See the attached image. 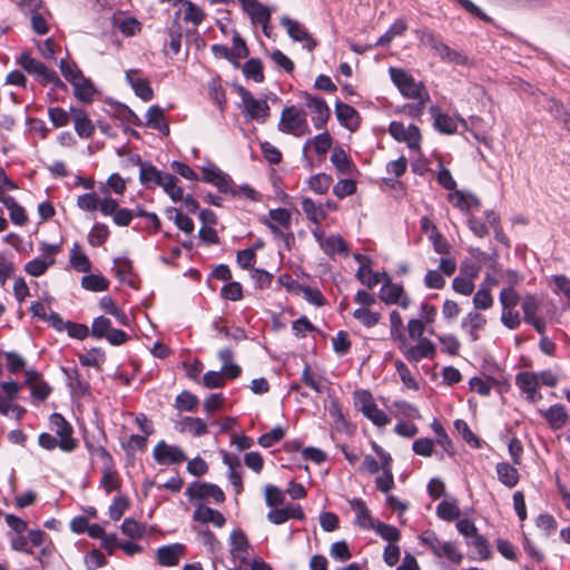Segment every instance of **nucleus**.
<instances>
[{
  "instance_id": "nucleus-4",
  "label": "nucleus",
  "mask_w": 570,
  "mask_h": 570,
  "mask_svg": "<svg viewBox=\"0 0 570 570\" xmlns=\"http://www.w3.org/2000/svg\"><path fill=\"white\" fill-rule=\"evenodd\" d=\"M389 73L392 82L404 97L411 99H421V97H423L424 87L422 82L415 81V79L405 70L391 67L389 69Z\"/></svg>"
},
{
  "instance_id": "nucleus-3",
  "label": "nucleus",
  "mask_w": 570,
  "mask_h": 570,
  "mask_svg": "<svg viewBox=\"0 0 570 570\" xmlns=\"http://www.w3.org/2000/svg\"><path fill=\"white\" fill-rule=\"evenodd\" d=\"M50 430L59 438V449L62 452H73L78 446V441L72 436L73 428L60 413H52L49 416Z\"/></svg>"
},
{
  "instance_id": "nucleus-51",
  "label": "nucleus",
  "mask_w": 570,
  "mask_h": 570,
  "mask_svg": "<svg viewBox=\"0 0 570 570\" xmlns=\"http://www.w3.org/2000/svg\"><path fill=\"white\" fill-rule=\"evenodd\" d=\"M109 237V228L106 224L96 223L88 234V243L92 247L101 246Z\"/></svg>"
},
{
  "instance_id": "nucleus-31",
  "label": "nucleus",
  "mask_w": 570,
  "mask_h": 570,
  "mask_svg": "<svg viewBox=\"0 0 570 570\" xmlns=\"http://www.w3.org/2000/svg\"><path fill=\"white\" fill-rule=\"evenodd\" d=\"M433 554L436 558H445L454 564H459L463 560V553L452 541H441L438 548L433 551Z\"/></svg>"
},
{
  "instance_id": "nucleus-7",
  "label": "nucleus",
  "mask_w": 570,
  "mask_h": 570,
  "mask_svg": "<svg viewBox=\"0 0 570 570\" xmlns=\"http://www.w3.org/2000/svg\"><path fill=\"white\" fill-rule=\"evenodd\" d=\"M202 179L217 187L220 193H229L234 197L238 195L237 190L232 188V177L213 163L202 168Z\"/></svg>"
},
{
  "instance_id": "nucleus-14",
  "label": "nucleus",
  "mask_w": 570,
  "mask_h": 570,
  "mask_svg": "<svg viewBox=\"0 0 570 570\" xmlns=\"http://www.w3.org/2000/svg\"><path fill=\"white\" fill-rule=\"evenodd\" d=\"M305 105L309 110L311 120L314 127L316 129L324 128L331 115V110L326 101L323 98L315 97L308 94L305 95Z\"/></svg>"
},
{
  "instance_id": "nucleus-64",
  "label": "nucleus",
  "mask_w": 570,
  "mask_h": 570,
  "mask_svg": "<svg viewBox=\"0 0 570 570\" xmlns=\"http://www.w3.org/2000/svg\"><path fill=\"white\" fill-rule=\"evenodd\" d=\"M551 282L553 283V292L562 294L570 305V278L566 275H552Z\"/></svg>"
},
{
  "instance_id": "nucleus-24",
  "label": "nucleus",
  "mask_w": 570,
  "mask_h": 570,
  "mask_svg": "<svg viewBox=\"0 0 570 570\" xmlns=\"http://www.w3.org/2000/svg\"><path fill=\"white\" fill-rule=\"evenodd\" d=\"M335 114L337 117L338 122L350 129L355 130L358 127V115L354 107L337 101L335 104Z\"/></svg>"
},
{
  "instance_id": "nucleus-15",
  "label": "nucleus",
  "mask_w": 570,
  "mask_h": 570,
  "mask_svg": "<svg viewBox=\"0 0 570 570\" xmlns=\"http://www.w3.org/2000/svg\"><path fill=\"white\" fill-rule=\"evenodd\" d=\"M136 164L139 165L140 184L146 189H153L157 186L160 187L167 173L157 169V167L149 161H142L139 156H137Z\"/></svg>"
},
{
  "instance_id": "nucleus-16",
  "label": "nucleus",
  "mask_w": 570,
  "mask_h": 570,
  "mask_svg": "<svg viewBox=\"0 0 570 570\" xmlns=\"http://www.w3.org/2000/svg\"><path fill=\"white\" fill-rule=\"evenodd\" d=\"M140 70L129 69L126 71V80L132 88L135 95L144 101H149L154 97V91L149 81L140 76Z\"/></svg>"
},
{
  "instance_id": "nucleus-61",
  "label": "nucleus",
  "mask_w": 570,
  "mask_h": 570,
  "mask_svg": "<svg viewBox=\"0 0 570 570\" xmlns=\"http://www.w3.org/2000/svg\"><path fill=\"white\" fill-rule=\"evenodd\" d=\"M497 383V381L492 377H479L473 376L470 379L469 385L471 391L480 394L481 396H488L491 392L492 386Z\"/></svg>"
},
{
  "instance_id": "nucleus-13",
  "label": "nucleus",
  "mask_w": 570,
  "mask_h": 570,
  "mask_svg": "<svg viewBox=\"0 0 570 570\" xmlns=\"http://www.w3.org/2000/svg\"><path fill=\"white\" fill-rule=\"evenodd\" d=\"M401 353L410 363H419L424 358H434L436 347L431 340L425 338L416 341V344L414 345L406 343Z\"/></svg>"
},
{
  "instance_id": "nucleus-20",
  "label": "nucleus",
  "mask_w": 570,
  "mask_h": 570,
  "mask_svg": "<svg viewBox=\"0 0 570 570\" xmlns=\"http://www.w3.org/2000/svg\"><path fill=\"white\" fill-rule=\"evenodd\" d=\"M185 552V546L181 543H173L163 546L157 550V561L164 567H174L178 564L180 557Z\"/></svg>"
},
{
  "instance_id": "nucleus-11",
  "label": "nucleus",
  "mask_w": 570,
  "mask_h": 570,
  "mask_svg": "<svg viewBox=\"0 0 570 570\" xmlns=\"http://www.w3.org/2000/svg\"><path fill=\"white\" fill-rule=\"evenodd\" d=\"M282 27L287 31L288 37L296 42H301L307 50H313L317 42L309 35L307 29L296 20H293L288 16H283L279 20Z\"/></svg>"
},
{
  "instance_id": "nucleus-28",
  "label": "nucleus",
  "mask_w": 570,
  "mask_h": 570,
  "mask_svg": "<svg viewBox=\"0 0 570 570\" xmlns=\"http://www.w3.org/2000/svg\"><path fill=\"white\" fill-rule=\"evenodd\" d=\"M101 474L99 487L104 489L107 494H110L112 491L120 488V479L118 476L115 462L102 465Z\"/></svg>"
},
{
  "instance_id": "nucleus-22",
  "label": "nucleus",
  "mask_w": 570,
  "mask_h": 570,
  "mask_svg": "<svg viewBox=\"0 0 570 570\" xmlns=\"http://www.w3.org/2000/svg\"><path fill=\"white\" fill-rule=\"evenodd\" d=\"M70 114L73 120V127L80 138H89L95 131V126L89 119L86 110L81 108H71Z\"/></svg>"
},
{
  "instance_id": "nucleus-55",
  "label": "nucleus",
  "mask_w": 570,
  "mask_h": 570,
  "mask_svg": "<svg viewBox=\"0 0 570 570\" xmlns=\"http://www.w3.org/2000/svg\"><path fill=\"white\" fill-rule=\"evenodd\" d=\"M353 317L361 322L365 327L371 328L380 322L381 314L365 307H360L353 312Z\"/></svg>"
},
{
  "instance_id": "nucleus-5",
  "label": "nucleus",
  "mask_w": 570,
  "mask_h": 570,
  "mask_svg": "<svg viewBox=\"0 0 570 570\" xmlns=\"http://www.w3.org/2000/svg\"><path fill=\"white\" fill-rule=\"evenodd\" d=\"M238 94L244 105L245 117L264 124L269 116V106L265 99H256L244 87H239Z\"/></svg>"
},
{
  "instance_id": "nucleus-10",
  "label": "nucleus",
  "mask_w": 570,
  "mask_h": 570,
  "mask_svg": "<svg viewBox=\"0 0 570 570\" xmlns=\"http://www.w3.org/2000/svg\"><path fill=\"white\" fill-rule=\"evenodd\" d=\"M430 114L433 118L434 128L441 134L452 135L456 132L459 124H461L464 129L468 128V124L462 117L459 115L450 116L435 105L430 107Z\"/></svg>"
},
{
  "instance_id": "nucleus-26",
  "label": "nucleus",
  "mask_w": 570,
  "mask_h": 570,
  "mask_svg": "<svg viewBox=\"0 0 570 570\" xmlns=\"http://www.w3.org/2000/svg\"><path fill=\"white\" fill-rule=\"evenodd\" d=\"M301 204L302 210L312 224L318 226L326 218L327 212L324 209V204L315 203L309 197H303Z\"/></svg>"
},
{
  "instance_id": "nucleus-21",
  "label": "nucleus",
  "mask_w": 570,
  "mask_h": 570,
  "mask_svg": "<svg viewBox=\"0 0 570 570\" xmlns=\"http://www.w3.org/2000/svg\"><path fill=\"white\" fill-rule=\"evenodd\" d=\"M83 444L90 455L91 461L98 459L102 465H107L115 462L109 451L105 448V445L100 444L96 440L95 435L86 434L83 436Z\"/></svg>"
},
{
  "instance_id": "nucleus-30",
  "label": "nucleus",
  "mask_w": 570,
  "mask_h": 570,
  "mask_svg": "<svg viewBox=\"0 0 570 570\" xmlns=\"http://www.w3.org/2000/svg\"><path fill=\"white\" fill-rule=\"evenodd\" d=\"M495 284L494 279H485L474 293L473 305L476 309H489L493 305V297L490 292L491 285Z\"/></svg>"
},
{
  "instance_id": "nucleus-29",
  "label": "nucleus",
  "mask_w": 570,
  "mask_h": 570,
  "mask_svg": "<svg viewBox=\"0 0 570 570\" xmlns=\"http://www.w3.org/2000/svg\"><path fill=\"white\" fill-rule=\"evenodd\" d=\"M0 202L9 210L10 219L14 225L23 226L27 223L28 217L24 208L19 205L12 196L2 195Z\"/></svg>"
},
{
  "instance_id": "nucleus-34",
  "label": "nucleus",
  "mask_w": 570,
  "mask_h": 570,
  "mask_svg": "<svg viewBox=\"0 0 570 570\" xmlns=\"http://www.w3.org/2000/svg\"><path fill=\"white\" fill-rule=\"evenodd\" d=\"M466 546L473 549V554L470 556V559L472 560H487L491 556L487 539L479 532L471 539H468Z\"/></svg>"
},
{
  "instance_id": "nucleus-2",
  "label": "nucleus",
  "mask_w": 570,
  "mask_h": 570,
  "mask_svg": "<svg viewBox=\"0 0 570 570\" xmlns=\"http://www.w3.org/2000/svg\"><path fill=\"white\" fill-rule=\"evenodd\" d=\"M20 67L30 75H35L43 85H52L53 88H65L57 72L49 69L43 62L32 58L29 53L22 52L18 58Z\"/></svg>"
},
{
  "instance_id": "nucleus-17",
  "label": "nucleus",
  "mask_w": 570,
  "mask_h": 570,
  "mask_svg": "<svg viewBox=\"0 0 570 570\" xmlns=\"http://www.w3.org/2000/svg\"><path fill=\"white\" fill-rule=\"evenodd\" d=\"M230 546L232 558L240 564H247L250 546L243 531L234 530L230 533Z\"/></svg>"
},
{
  "instance_id": "nucleus-40",
  "label": "nucleus",
  "mask_w": 570,
  "mask_h": 570,
  "mask_svg": "<svg viewBox=\"0 0 570 570\" xmlns=\"http://www.w3.org/2000/svg\"><path fill=\"white\" fill-rule=\"evenodd\" d=\"M313 145L315 153L320 156L325 155L332 147V138L327 131L316 135L314 138L308 139L303 147V157L307 158V149Z\"/></svg>"
},
{
  "instance_id": "nucleus-53",
  "label": "nucleus",
  "mask_w": 570,
  "mask_h": 570,
  "mask_svg": "<svg viewBox=\"0 0 570 570\" xmlns=\"http://www.w3.org/2000/svg\"><path fill=\"white\" fill-rule=\"evenodd\" d=\"M301 380L306 386L311 387L318 394L324 393L326 390L325 385L323 384V376L313 374L311 372L309 365L307 364L303 368Z\"/></svg>"
},
{
  "instance_id": "nucleus-9",
  "label": "nucleus",
  "mask_w": 570,
  "mask_h": 570,
  "mask_svg": "<svg viewBox=\"0 0 570 570\" xmlns=\"http://www.w3.org/2000/svg\"><path fill=\"white\" fill-rule=\"evenodd\" d=\"M185 494L190 501L213 499L215 503H222L225 500V494L218 485L199 481L191 482Z\"/></svg>"
},
{
  "instance_id": "nucleus-6",
  "label": "nucleus",
  "mask_w": 570,
  "mask_h": 570,
  "mask_svg": "<svg viewBox=\"0 0 570 570\" xmlns=\"http://www.w3.org/2000/svg\"><path fill=\"white\" fill-rule=\"evenodd\" d=\"M357 405L362 414L368 419L376 426H385L390 423L389 415L379 406L373 400V396L367 391H360L356 393Z\"/></svg>"
},
{
  "instance_id": "nucleus-41",
  "label": "nucleus",
  "mask_w": 570,
  "mask_h": 570,
  "mask_svg": "<svg viewBox=\"0 0 570 570\" xmlns=\"http://www.w3.org/2000/svg\"><path fill=\"white\" fill-rule=\"evenodd\" d=\"M355 277L370 289L374 288L382 279L383 272H373L366 264H361L356 271Z\"/></svg>"
},
{
  "instance_id": "nucleus-42",
  "label": "nucleus",
  "mask_w": 570,
  "mask_h": 570,
  "mask_svg": "<svg viewBox=\"0 0 570 570\" xmlns=\"http://www.w3.org/2000/svg\"><path fill=\"white\" fill-rule=\"evenodd\" d=\"M114 269L117 278L121 283H126L130 286L134 285L135 276L132 273V265L128 258L121 257L114 261Z\"/></svg>"
},
{
  "instance_id": "nucleus-56",
  "label": "nucleus",
  "mask_w": 570,
  "mask_h": 570,
  "mask_svg": "<svg viewBox=\"0 0 570 570\" xmlns=\"http://www.w3.org/2000/svg\"><path fill=\"white\" fill-rule=\"evenodd\" d=\"M55 263V259L53 258H42V257H37V258H33L31 261H29L26 266H24V271L31 275V276H41L42 274L46 273V271L48 269V267L50 265H52Z\"/></svg>"
},
{
  "instance_id": "nucleus-32",
  "label": "nucleus",
  "mask_w": 570,
  "mask_h": 570,
  "mask_svg": "<svg viewBox=\"0 0 570 570\" xmlns=\"http://www.w3.org/2000/svg\"><path fill=\"white\" fill-rule=\"evenodd\" d=\"M72 87L73 95L77 99L87 104L92 101L96 88L89 78H86L83 75L78 77V80L72 83Z\"/></svg>"
},
{
  "instance_id": "nucleus-23",
  "label": "nucleus",
  "mask_w": 570,
  "mask_h": 570,
  "mask_svg": "<svg viewBox=\"0 0 570 570\" xmlns=\"http://www.w3.org/2000/svg\"><path fill=\"white\" fill-rule=\"evenodd\" d=\"M67 381V385L73 395L83 396L89 392L90 385L81 379V375L76 366L61 367Z\"/></svg>"
},
{
  "instance_id": "nucleus-43",
  "label": "nucleus",
  "mask_w": 570,
  "mask_h": 570,
  "mask_svg": "<svg viewBox=\"0 0 570 570\" xmlns=\"http://www.w3.org/2000/svg\"><path fill=\"white\" fill-rule=\"evenodd\" d=\"M181 4L184 8V21L198 27L205 19L204 10L190 0H183Z\"/></svg>"
},
{
  "instance_id": "nucleus-8",
  "label": "nucleus",
  "mask_w": 570,
  "mask_h": 570,
  "mask_svg": "<svg viewBox=\"0 0 570 570\" xmlns=\"http://www.w3.org/2000/svg\"><path fill=\"white\" fill-rule=\"evenodd\" d=\"M424 43L444 62L459 66L468 62V58L462 52L450 48L433 35L425 36Z\"/></svg>"
},
{
  "instance_id": "nucleus-49",
  "label": "nucleus",
  "mask_w": 570,
  "mask_h": 570,
  "mask_svg": "<svg viewBox=\"0 0 570 570\" xmlns=\"http://www.w3.org/2000/svg\"><path fill=\"white\" fill-rule=\"evenodd\" d=\"M332 181L333 179L331 176L320 173L311 176L307 180V185L315 194L324 195L327 193Z\"/></svg>"
},
{
  "instance_id": "nucleus-44",
  "label": "nucleus",
  "mask_w": 570,
  "mask_h": 570,
  "mask_svg": "<svg viewBox=\"0 0 570 570\" xmlns=\"http://www.w3.org/2000/svg\"><path fill=\"white\" fill-rule=\"evenodd\" d=\"M70 263L76 271L81 273H88L91 268L88 256L82 253L81 246L78 243H75L70 250Z\"/></svg>"
},
{
  "instance_id": "nucleus-18",
  "label": "nucleus",
  "mask_w": 570,
  "mask_h": 570,
  "mask_svg": "<svg viewBox=\"0 0 570 570\" xmlns=\"http://www.w3.org/2000/svg\"><path fill=\"white\" fill-rule=\"evenodd\" d=\"M351 509L355 512L354 523L363 530H372L377 519L371 515L366 503L360 498L348 501Z\"/></svg>"
},
{
  "instance_id": "nucleus-62",
  "label": "nucleus",
  "mask_w": 570,
  "mask_h": 570,
  "mask_svg": "<svg viewBox=\"0 0 570 570\" xmlns=\"http://www.w3.org/2000/svg\"><path fill=\"white\" fill-rule=\"evenodd\" d=\"M431 428L436 436L435 442L440 446H442L446 453L452 454L453 453L452 442H451L448 433L445 432L444 428L442 426V424L436 419H434L431 424Z\"/></svg>"
},
{
  "instance_id": "nucleus-57",
  "label": "nucleus",
  "mask_w": 570,
  "mask_h": 570,
  "mask_svg": "<svg viewBox=\"0 0 570 570\" xmlns=\"http://www.w3.org/2000/svg\"><path fill=\"white\" fill-rule=\"evenodd\" d=\"M521 307L523 311V320L525 323L535 317H539L537 313L539 311L540 303L535 295H525L522 299Z\"/></svg>"
},
{
  "instance_id": "nucleus-63",
  "label": "nucleus",
  "mask_w": 570,
  "mask_h": 570,
  "mask_svg": "<svg viewBox=\"0 0 570 570\" xmlns=\"http://www.w3.org/2000/svg\"><path fill=\"white\" fill-rule=\"evenodd\" d=\"M502 309H513L520 302V295L512 287H503L499 296Z\"/></svg>"
},
{
  "instance_id": "nucleus-48",
  "label": "nucleus",
  "mask_w": 570,
  "mask_h": 570,
  "mask_svg": "<svg viewBox=\"0 0 570 570\" xmlns=\"http://www.w3.org/2000/svg\"><path fill=\"white\" fill-rule=\"evenodd\" d=\"M81 286L90 292H104L108 289L109 282L101 275L88 274L81 278Z\"/></svg>"
},
{
  "instance_id": "nucleus-52",
  "label": "nucleus",
  "mask_w": 570,
  "mask_h": 570,
  "mask_svg": "<svg viewBox=\"0 0 570 570\" xmlns=\"http://www.w3.org/2000/svg\"><path fill=\"white\" fill-rule=\"evenodd\" d=\"M243 73L247 79H252L255 82H263L264 73L262 61L257 58L247 60L243 66Z\"/></svg>"
},
{
  "instance_id": "nucleus-60",
  "label": "nucleus",
  "mask_w": 570,
  "mask_h": 570,
  "mask_svg": "<svg viewBox=\"0 0 570 570\" xmlns=\"http://www.w3.org/2000/svg\"><path fill=\"white\" fill-rule=\"evenodd\" d=\"M245 13L250 19V22L253 26H256V24H259V23H263L266 21H271V18H272V10L267 6H265L261 2L257 6H255L253 9H249V11H247Z\"/></svg>"
},
{
  "instance_id": "nucleus-54",
  "label": "nucleus",
  "mask_w": 570,
  "mask_h": 570,
  "mask_svg": "<svg viewBox=\"0 0 570 570\" xmlns=\"http://www.w3.org/2000/svg\"><path fill=\"white\" fill-rule=\"evenodd\" d=\"M199 403L198 397L189 391H183L176 396L175 406L179 411L194 412Z\"/></svg>"
},
{
  "instance_id": "nucleus-38",
  "label": "nucleus",
  "mask_w": 570,
  "mask_h": 570,
  "mask_svg": "<svg viewBox=\"0 0 570 570\" xmlns=\"http://www.w3.org/2000/svg\"><path fill=\"white\" fill-rule=\"evenodd\" d=\"M460 514L461 510L455 498L443 500L436 507V515L443 521H454Z\"/></svg>"
},
{
  "instance_id": "nucleus-45",
  "label": "nucleus",
  "mask_w": 570,
  "mask_h": 570,
  "mask_svg": "<svg viewBox=\"0 0 570 570\" xmlns=\"http://www.w3.org/2000/svg\"><path fill=\"white\" fill-rule=\"evenodd\" d=\"M106 360L105 352L99 347H92L87 353L79 355V362L82 366L95 367L100 371Z\"/></svg>"
},
{
  "instance_id": "nucleus-46",
  "label": "nucleus",
  "mask_w": 570,
  "mask_h": 570,
  "mask_svg": "<svg viewBox=\"0 0 570 570\" xmlns=\"http://www.w3.org/2000/svg\"><path fill=\"white\" fill-rule=\"evenodd\" d=\"M517 386L524 393H533L539 385L538 374L533 372H520L515 376Z\"/></svg>"
},
{
  "instance_id": "nucleus-35",
  "label": "nucleus",
  "mask_w": 570,
  "mask_h": 570,
  "mask_svg": "<svg viewBox=\"0 0 570 570\" xmlns=\"http://www.w3.org/2000/svg\"><path fill=\"white\" fill-rule=\"evenodd\" d=\"M261 222L271 230L275 239L282 240L284 243V247L287 250H291L292 246L295 243V236L294 233L292 232V228L285 229L279 225H276L273 222L268 220L266 217L261 219Z\"/></svg>"
},
{
  "instance_id": "nucleus-47",
  "label": "nucleus",
  "mask_w": 570,
  "mask_h": 570,
  "mask_svg": "<svg viewBox=\"0 0 570 570\" xmlns=\"http://www.w3.org/2000/svg\"><path fill=\"white\" fill-rule=\"evenodd\" d=\"M178 178L171 174H166L160 185L164 191L173 199V202H179L184 197L183 188L178 185Z\"/></svg>"
},
{
  "instance_id": "nucleus-12",
  "label": "nucleus",
  "mask_w": 570,
  "mask_h": 570,
  "mask_svg": "<svg viewBox=\"0 0 570 570\" xmlns=\"http://www.w3.org/2000/svg\"><path fill=\"white\" fill-rule=\"evenodd\" d=\"M153 458L160 465L179 464L187 460L179 446L167 444L163 440L155 445Z\"/></svg>"
},
{
  "instance_id": "nucleus-50",
  "label": "nucleus",
  "mask_w": 570,
  "mask_h": 570,
  "mask_svg": "<svg viewBox=\"0 0 570 570\" xmlns=\"http://www.w3.org/2000/svg\"><path fill=\"white\" fill-rule=\"evenodd\" d=\"M372 530H374L383 540L390 542V544L397 542L401 538V533L397 528L386 524L380 520L375 521Z\"/></svg>"
},
{
  "instance_id": "nucleus-39",
  "label": "nucleus",
  "mask_w": 570,
  "mask_h": 570,
  "mask_svg": "<svg viewBox=\"0 0 570 570\" xmlns=\"http://www.w3.org/2000/svg\"><path fill=\"white\" fill-rule=\"evenodd\" d=\"M544 419L547 420L548 424L553 430L561 429L568 420V413L563 405L561 404H553L551 405L544 413Z\"/></svg>"
},
{
  "instance_id": "nucleus-25",
  "label": "nucleus",
  "mask_w": 570,
  "mask_h": 570,
  "mask_svg": "<svg viewBox=\"0 0 570 570\" xmlns=\"http://www.w3.org/2000/svg\"><path fill=\"white\" fill-rule=\"evenodd\" d=\"M193 518L195 521H198L204 524L213 523L217 528L224 527L226 522V519L223 515V513L203 504H199L196 508Z\"/></svg>"
},
{
  "instance_id": "nucleus-33",
  "label": "nucleus",
  "mask_w": 570,
  "mask_h": 570,
  "mask_svg": "<svg viewBox=\"0 0 570 570\" xmlns=\"http://www.w3.org/2000/svg\"><path fill=\"white\" fill-rule=\"evenodd\" d=\"M499 481L508 488H514L520 479L519 471L508 462H500L495 466Z\"/></svg>"
},
{
  "instance_id": "nucleus-27",
  "label": "nucleus",
  "mask_w": 570,
  "mask_h": 570,
  "mask_svg": "<svg viewBox=\"0 0 570 570\" xmlns=\"http://www.w3.org/2000/svg\"><path fill=\"white\" fill-rule=\"evenodd\" d=\"M384 283L380 289L379 296L382 302L387 305L394 304L400 301L404 288L401 284L392 283L390 276L383 272Z\"/></svg>"
},
{
  "instance_id": "nucleus-19",
  "label": "nucleus",
  "mask_w": 570,
  "mask_h": 570,
  "mask_svg": "<svg viewBox=\"0 0 570 570\" xmlns=\"http://www.w3.org/2000/svg\"><path fill=\"white\" fill-rule=\"evenodd\" d=\"M487 324V318L479 312L468 313L461 321V328L465 331L472 342L480 338L479 331L483 330Z\"/></svg>"
},
{
  "instance_id": "nucleus-59",
  "label": "nucleus",
  "mask_w": 570,
  "mask_h": 570,
  "mask_svg": "<svg viewBox=\"0 0 570 570\" xmlns=\"http://www.w3.org/2000/svg\"><path fill=\"white\" fill-rule=\"evenodd\" d=\"M267 219L285 229L292 228V214L286 208L278 207L269 209Z\"/></svg>"
},
{
  "instance_id": "nucleus-37",
  "label": "nucleus",
  "mask_w": 570,
  "mask_h": 570,
  "mask_svg": "<svg viewBox=\"0 0 570 570\" xmlns=\"http://www.w3.org/2000/svg\"><path fill=\"white\" fill-rule=\"evenodd\" d=\"M449 200L461 212H469L472 207H479L480 200L476 196L462 190H454L449 195Z\"/></svg>"
},
{
  "instance_id": "nucleus-36",
  "label": "nucleus",
  "mask_w": 570,
  "mask_h": 570,
  "mask_svg": "<svg viewBox=\"0 0 570 570\" xmlns=\"http://www.w3.org/2000/svg\"><path fill=\"white\" fill-rule=\"evenodd\" d=\"M321 248L328 256H334L335 254H342L344 256L348 255V246L340 235H331L326 237L321 242Z\"/></svg>"
},
{
  "instance_id": "nucleus-58",
  "label": "nucleus",
  "mask_w": 570,
  "mask_h": 570,
  "mask_svg": "<svg viewBox=\"0 0 570 570\" xmlns=\"http://www.w3.org/2000/svg\"><path fill=\"white\" fill-rule=\"evenodd\" d=\"M181 424L194 436H202L208 433L206 422L200 417L186 416Z\"/></svg>"
},
{
  "instance_id": "nucleus-1",
  "label": "nucleus",
  "mask_w": 570,
  "mask_h": 570,
  "mask_svg": "<svg viewBox=\"0 0 570 570\" xmlns=\"http://www.w3.org/2000/svg\"><path fill=\"white\" fill-rule=\"evenodd\" d=\"M278 129L282 132L302 137L311 134L306 112L295 106L285 107L282 110Z\"/></svg>"
}]
</instances>
